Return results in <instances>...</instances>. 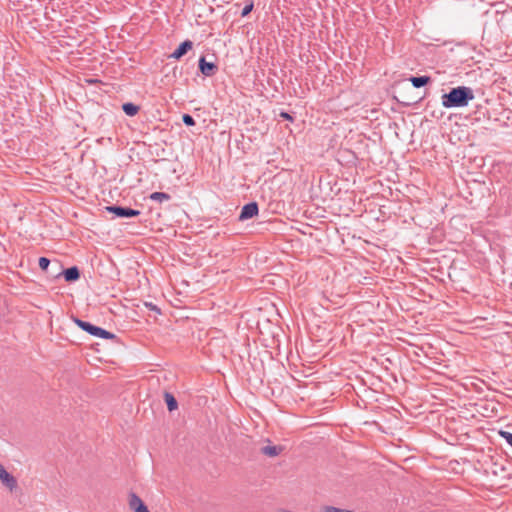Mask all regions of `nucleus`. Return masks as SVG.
<instances>
[{"instance_id":"nucleus-15","label":"nucleus","mask_w":512,"mask_h":512,"mask_svg":"<svg viewBox=\"0 0 512 512\" xmlns=\"http://www.w3.org/2000/svg\"><path fill=\"white\" fill-rule=\"evenodd\" d=\"M150 199L153 201L164 202L169 201L171 199V196L165 192H153L150 195Z\"/></svg>"},{"instance_id":"nucleus-1","label":"nucleus","mask_w":512,"mask_h":512,"mask_svg":"<svg viewBox=\"0 0 512 512\" xmlns=\"http://www.w3.org/2000/svg\"><path fill=\"white\" fill-rule=\"evenodd\" d=\"M473 99V90L467 86L454 87L441 97L442 106L445 108L465 107Z\"/></svg>"},{"instance_id":"nucleus-3","label":"nucleus","mask_w":512,"mask_h":512,"mask_svg":"<svg viewBox=\"0 0 512 512\" xmlns=\"http://www.w3.org/2000/svg\"><path fill=\"white\" fill-rule=\"evenodd\" d=\"M485 471L496 480H504L509 477V473L503 463L491 462Z\"/></svg>"},{"instance_id":"nucleus-14","label":"nucleus","mask_w":512,"mask_h":512,"mask_svg":"<svg viewBox=\"0 0 512 512\" xmlns=\"http://www.w3.org/2000/svg\"><path fill=\"white\" fill-rule=\"evenodd\" d=\"M122 110L128 116H135L139 111V106L134 103L127 102L122 105Z\"/></svg>"},{"instance_id":"nucleus-17","label":"nucleus","mask_w":512,"mask_h":512,"mask_svg":"<svg viewBox=\"0 0 512 512\" xmlns=\"http://www.w3.org/2000/svg\"><path fill=\"white\" fill-rule=\"evenodd\" d=\"M182 121L186 126H194L195 120L190 114H183Z\"/></svg>"},{"instance_id":"nucleus-6","label":"nucleus","mask_w":512,"mask_h":512,"mask_svg":"<svg viewBox=\"0 0 512 512\" xmlns=\"http://www.w3.org/2000/svg\"><path fill=\"white\" fill-rule=\"evenodd\" d=\"M258 211V204L256 202L247 203L242 207L239 220L244 221L251 219L258 214Z\"/></svg>"},{"instance_id":"nucleus-22","label":"nucleus","mask_w":512,"mask_h":512,"mask_svg":"<svg viewBox=\"0 0 512 512\" xmlns=\"http://www.w3.org/2000/svg\"><path fill=\"white\" fill-rule=\"evenodd\" d=\"M280 117H282L285 120H289V121L293 120V117L287 112H281Z\"/></svg>"},{"instance_id":"nucleus-7","label":"nucleus","mask_w":512,"mask_h":512,"mask_svg":"<svg viewBox=\"0 0 512 512\" xmlns=\"http://www.w3.org/2000/svg\"><path fill=\"white\" fill-rule=\"evenodd\" d=\"M128 503L133 512H149L147 506L135 493H130Z\"/></svg>"},{"instance_id":"nucleus-16","label":"nucleus","mask_w":512,"mask_h":512,"mask_svg":"<svg viewBox=\"0 0 512 512\" xmlns=\"http://www.w3.org/2000/svg\"><path fill=\"white\" fill-rule=\"evenodd\" d=\"M50 260L46 257H40L39 258V267L41 268V270L43 271H47L48 270V267L50 265Z\"/></svg>"},{"instance_id":"nucleus-10","label":"nucleus","mask_w":512,"mask_h":512,"mask_svg":"<svg viewBox=\"0 0 512 512\" xmlns=\"http://www.w3.org/2000/svg\"><path fill=\"white\" fill-rule=\"evenodd\" d=\"M64 279L67 282H74L80 278V271L76 266L67 268L63 271Z\"/></svg>"},{"instance_id":"nucleus-18","label":"nucleus","mask_w":512,"mask_h":512,"mask_svg":"<svg viewBox=\"0 0 512 512\" xmlns=\"http://www.w3.org/2000/svg\"><path fill=\"white\" fill-rule=\"evenodd\" d=\"M499 434L512 447V433L508 431H500Z\"/></svg>"},{"instance_id":"nucleus-13","label":"nucleus","mask_w":512,"mask_h":512,"mask_svg":"<svg viewBox=\"0 0 512 512\" xmlns=\"http://www.w3.org/2000/svg\"><path fill=\"white\" fill-rule=\"evenodd\" d=\"M164 400L167 405V409L172 412L178 408V403L176 398L169 392L164 393Z\"/></svg>"},{"instance_id":"nucleus-12","label":"nucleus","mask_w":512,"mask_h":512,"mask_svg":"<svg viewBox=\"0 0 512 512\" xmlns=\"http://www.w3.org/2000/svg\"><path fill=\"white\" fill-rule=\"evenodd\" d=\"M429 76H413L410 78V82L415 88H421L430 82Z\"/></svg>"},{"instance_id":"nucleus-20","label":"nucleus","mask_w":512,"mask_h":512,"mask_svg":"<svg viewBox=\"0 0 512 512\" xmlns=\"http://www.w3.org/2000/svg\"><path fill=\"white\" fill-rule=\"evenodd\" d=\"M323 512H351L350 510L340 509L333 506H326Z\"/></svg>"},{"instance_id":"nucleus-8","label":"nucleus","mask_w":512,"mask_h":512,"mask_svg":"<svg viewBox=\"0 0 512 512\" xmlns=\"http://www.w3.org/2000/svg\"><path fill=\"white\" fill-rule=\"evenodd\" d=\"M199 70L207 77L213 76L217 71V66L213 62H207L206 58L202 56L199 59Z\"/></svg>"},{"instance_id":"nucleus-19","label":"nucleus","mask_w":512,"mask_h":512,"mask_svg":"<svg viewBox=\"0 0 512 512\" xmlns=\"http://www.w3.org/2000/svg\"><path fill=\"white\" fill-rule=\"evenodd\" d=\"M144 305L149 308L150 310L154 311L156 314L160 315L161 314V310L159 307H157L155 304H153L152 302H145Z\"/></svg>"},{"instance_id":"nucleus-4","label":"nucleus","mask_w":512,"mask_h":512,"mask_svg":"<svg viewBox=\"0 0 512 512\" xmlns=\"http://www.w3.org/2000/svg\"><path fill=\"white\" fill-rule=\"evenodd\" d=\"M106 210L109 213H112L116 217H119V218L136 217V216L140 215V213H141L139 210H136V209H132L129 207L116 206V205L107 206Z\"/></svg>"},{"instance_id":"nucleus-9","label":"nucleus","mask_w":512,"mask_h":512,"mask_svg":"<svg viewBox=\"0 0 512 512\" xmlns=\"http://www.w3.org/2000/svg\"><path fill=\"white\" fill-rule=\"evenodd\" d=\"M193 47V42L190 40L183 41L178 48L170 55V58L180 59Z\"/></svg>"},{"instance_id":"nucleus-11","label":"nucleus","mask_w":512,"mask_h":512,"mask_svg":"<svg viewBox=\"0 0 512 512\" xmlns=\"http://www.w3.org/2000/svg\"><path fill=\"white\" fill-rule=\"evenodd\" d=\"M281 451L282 447L275 445H267L261 448V453L269 457H276L281 453Z\"/></svg>"},{"instance_id":"nucleus-21","label":"nucleus","mask_w":512,"mask_h":512,"mask_svg":"<svg viewBox=\"0 0 512 512\" xmlns=\"http://www.w3.org/2000/svg\"><path fill=\"white\" fill-rule=\"evenodd\" d=\"M253 3H249L247 5H245V7L242 9V12H241V16H247L253 9Z\"/></svg>"},{"instance_id":"nucleus-5","label":"nucleus","mask_w":512,"mask_h":512,"mask_svg":"<svg viewBox=\"0 0 512 512\" xmlns=\"http://www.w3.org/2000/svg\"><path fill=\"white\" fill-rule=\"evenodd\" d=\"M0 481L11 492L17 488L16 478L7 472L3 465L0 464Z\"/></svg>"},{"instance_id":"nucleus-2","label":"nucleus","mask_w":512,"mask_h":512,"mask_svg":"<svg viewBox=\"0 0 512 512\" xmlns=\"http://www.w3.org/2000/svg\"><path fill=\"white\" fill-rule=\"evenodd\" d=\"M74 323L88 334L102 339H114L115 335L101 327L95 326L90 322L83 321L79 318H73Z\"/></svg>"}]
</instances>
